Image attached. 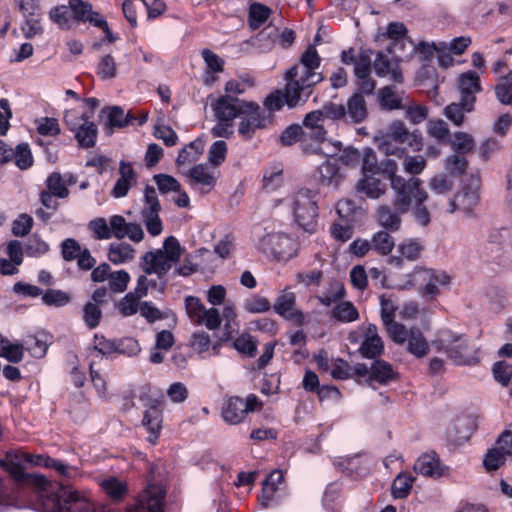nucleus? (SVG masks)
Wrapping results in <instances>:
<instances>
[{"instance_id": "1", "label": "nucleus", "mask_w": 512, "mask_h": 512, "mask_svg": "<svg viewBox=\"0 0 512 512\" xmlns=\"http://www.w3.org/2000/svg\"><path fill=\"white\" fill-rule=\"evenodd\" d=\"M0 467L16 482L31 486L35 490L37 499L30 503L29 508L37 512H116L114 503L95 505L68 485H61L58 493H49V480L41 474L25 472L18 462V456L13 453H7L6 458L0 460Z\"/></svg>"}, {"instance_id": "2", "label": "nucleus", "mask_w": 512, "mask_h": 512, "mask_svg": "<svg viewBox=\"0 0 512 512\" xmlns=\"http://www.w3.org/2000/svg\"><path fill=\"white\" fill-rule=\"evenodd\" d=\"M321 58L313 45L302 53L299 62L284 74L285 98L289 108L303 105L309 99L316 84L323 80L317 72Z\"/></svg>"}, {"instance_id": "3", "label": "nucleus", "mask_w": 512, "mask_h": 512, "mask_svg": "<svg viewBox=\"0 0 512 512\" xmlns=\"http://www.w3.org/2000/svg\"><path fill=\"white\" fill-rule=\"evenodd\" d=\"M318 195L317 190L302 187L280 200L291 211L294 222L310 234L314 233L317 228Z\"/></svg>"}, {"instance_id": "4", "label": "nucleus", "mask_w": 512, "mask_h": 512, "mask_svg": "<svg viewBox=\"0 0 512 512\" xmlns=\"http://www.w3.org/2000/svg\"><path fill=\"white\" fill-rule=\"evenodd\" d=\"M249 102L230 94L215 98L210 104L217 122L211 129L212 135L222 138L230 137L233 134L234 120L243 114Z\"/></svg>"}, {"instance_id": "5", "label": "nucleus", "mask_w": 512, "mask_h": 512, "mask_svg": "<svg viewBox=\"0 0 512 512\" xmlns=\"http://www.w3.org/2000/svg\"><path fill=\"white\" fill-rule=\"evenodd\" d=\"M181 255L182 247L178 239L169 236L162 248L146 252L140 258L139 265L146 274H156L161 279L180 260Z\"/></svg>"}, {"instance_id": "6", "label": "nucleus", "mask_w": 512, "mask_h": 512, "mask_svg": "<svg viewBox=\"0 0 512 512\" xmlns=\"http://www.w3.org/2000/svg\"><path fill=\"white\" fill-rule=\"evenodd\" d=\"M433 345L438 352L445 353L457 365H470L475 359L471 354L473 348L464 334L442 329L437 333Z\"/></svg>"}, {"instance_id": "7", "label": "nucleus", "mask_w": 512, "mask_h": 512, "mask_svg": "<svg viewBox=\"0 0 512 512\" xmlns=\"http://www.w3.org/2000/svg\"><path fill=\"white\" fill-rule=\"evenodd\" d=\"M449 283L450 276L444 271L416 268L407 275V281L400 288L417 287L424 296L434 297L440 293L441 288L447 287Z\"/></svg>"}, {"instance_id": "8", "label": "nucleus", "mask_w": 512, "mask_h": 512, "mask_svg": "<svg viewBox=\"0 0 512 512\" xmlns=\"http://www.w3.org/2000/svg\"><path fill=\"white\" fill-rule=\"evenodd\" d=\"M64 122L68 130L74 134L79 147L92 148L95 146L98 128L86 111L67 110L64 114Z\"/></svg>"}, {"instance_id": "9", "label": "nucleus", "mask_w": 512, "mask_h": 512, "mask_svg": "<svg viewBox=\"0 0 512 512\" xmlns=\"http://www.w3.org/2000/svg\"><path fill=\"white\" fill-rule=\"evenodd\" d=\"M258 248L278 261H288L297 255L299 244L284 233L274 232L264 235L258 243Z\"/></svg>"}, {"instance_id": "10", "label": "nucleus", "mask_w": 512, "mask_h": 512, "mask_svg": "<svg viewBox=\"0 0 512 512\" xmlns=\"http://www.w3.org/2000/svg\"><path fill=\"white\" fill-rule=\"evenodd\" d=\"M271 123V114L262 109L258 103L250 101L239 117L238 134L244 140H251L256 132Z\"/></svg>"}, {"instance_id": "11", "label": "nucleus", "mask_w": 512, "mask_h": 512, "mask_svg": "<svg viewBox=\"0 0 512 512\" xmlns=\"http://www.w3.org/2000/svg\"><path fill=\"white\" fill-rule=\"evenodd\" d=\"M479 189L480 178L471 176L463 183L461 190L450 200L448 211L450 213L461 211L466 216H471L474 208L479 203Z\"/></svg>"}, {"instance_id": "12", "label": "nucleus", "mask_w": 512, "mask_h": 512, "mask_svg": "<svg viewBox=\"0 0 512 512\" xmlns=\"http://www.w3.org/2000/svg\"><path fill=\"white\" fill-rule=\"evenodd\" d=\"M261 405L258 397L254 394L246 399L233 396L224 401L221 408L223 420L230 425H237L244 421L249 412H253Z\"/></svg>"}, {"instance_id": "13", "label": "nucleus", "mask_w": 512, "mask_h": 512, "mask_svg": "<svg viewBox=\"0 0 512 512\" xmlns=\"http://www.w3.org/2000/svg\"><path fill=\"white\" fill-rule=\"evenodd\" d=\"M300 147L305 153L334 156L341 150V143L329 140L326 130L314 131L302 128Z\"/></svg>"}, {"instance_id": "14", "label": "nucleus", "mask_w": 512, "mask_h": 512, "mask_svg": "<svg viewBox=\"0 0 512 512\" xmlns=\"http://www.w3.org/2000/svg\"><path fill=\"white\" fill-rule=\"evenodd\" d=\"M161 205L154 187L147 185L144 190V206L141 216L148 233L158 236L163 230L162 221L159 217Z\"/></svg>"}, {"instance_id": "15", "label": "nucleus", "mask_w": 512, "mask_h": 512, "mask_svg": "<svg viewBox=\"0 0 512 512\" xmlns=\"http://www.w3.org/2000/svg\"><path fill=\"white\" fill-rule=\"evenodd\" d=\"M398 165L392 159H387L380 163L379 173L390 181V186L394 193H398V203L406 204V190L413 187V185L422 184L419 178L411 177L405 179L397 175Z\"/></svg>"}, {"instance_id": "16", "label": "nucleus", "mask_w": 512, "mask_h": 512, "mask_svg": "<svg viewBox=\"0 0 512 512\" xmlns=\"http://www.w3.org/2000/svg\"><path fill=\"white\" fill-rule=\"evenodd\" d=\"M407 196V194L405 195ZM406 197V204H399L398 193H394L392 205L383 204L377 208L378 224L389 232H397L401 228L402 215L409 211V201Z\"/></svg>"}, {"instance_id": "17", "label": "nucleus", "mask_w": 512, "mask_h": 512, "mask_svg": "<svg viewBox=\"0 0 512 512\" xmlns=\"http://www.w3.org/2000/svg\"><path fill=\"white\" fill-rule=\"evenodd\" d=\"M69 7L73 13V17L78 22H89L95 27L101 28L109 42L115 40L107 21L96 11H93L90 3L83 0H69Z\"/></svg>"}, {"instance_id": "18", "label": "nucleus", "mask_w": 512, "mask_h": 512, "mask_svg": "<svg viewBox=\"0 0 512 512\" xmlns=\"http://www.w3.org/2000/svg\"><path fill=\"white\" fill-rule=\"evenodd\" d=\"M393 342L405 345L406 350L416 358H423L429 352V344L422 331L417 327L409 330L403 325V332L399 338L389 336Z\"/></svg>"}, {"instance_id": "19", "label": "nucleus", "mask_w": 512, "mask_h": 512, "mask_svg": "<svg viewBox=\"0 0 512 512\" xmlns=\"http://www.w3.org/2000/svg\"><path fill=\"white\" fill-rule=\"evenodd\" d=\"M413 469L417 474L433 479L448 477L452 471L449 466L441 462L439 456L433 451L420 455Z\"/></svg>"}, {"instance_id": "20", "label": "nucleus", "mask_w": 512, "mask_h": 512, "mask_svg": "<svg viewBox=\"0 0 512 512\" xmlns=\"http://www.w3.org/2000/svg\"><path fill=\"white\" fill-rule=\"evenodd\" d=\"M283 473L280 470L272 471L264 480L262 485V495L259 500L264 508L277 504L286 495L283 484Z\"/></svg>"}, {"instance_id": "21", "label": "nucleus", "mask_w": 512, "mask_h": 512, "mask_svg": "<svg viewBox=\"0 0 512 512\" xmlns=\"http://www.w3.org/2000/svg\"><path fill=\"white\" fill-rule=\"evenodd\" d=\"M24 460L32 465L54 470L58 476L64 479H73L79 475V469L76 466L49 456L25 454Z\"/></svg>"}, {"instance_id": "22", "label": "nucleus", "mask_w": 512, "mask_h": 512, "mask_svg": "<svg viewBox=\"0 0 512 512\" xmlns=\"http://www.w3.org/2000/svg\"><path fill=\"white\" fill-rule=\"evenodd\" d=\"M296 296L293 292L284 289L274 303L275 312L286 320L303 325L305 316L302 311L295 308Z\"/></svg>"}, {"instance_id": "23", "label": "nucleus", "mask_w": 512, "mask_h": 512, "mask_svg": "<svg viewBox=\"0 0 512 512\" xmlns=\"http://www.w3.org/2000/svg\"><path fill=\"white\" fill-rule=\"evenodd\" d=\"M109 225L112 236L117 239L129 238L133 242H140L143 240L144 232L140 224L126 222L125 218L121 215H113L109 218Z\"/></svg>"}, {"instance_id": "24", "label": "nucleus", "mask_w": 512, "mask_h": 512, "mask_svg": "<svg viewBox=\"0 0 512 512\" xmlns=\"http://www.w3.org/2000/svg\"><path fill=\"white\" fill-rule=\"evenodd\" d=\"M406 191L409 199V209L414 201L412 211L415 221L422 226H427L431 220L430 213L424 205V202L428 199V193L421 187V184L413 185Z\"/></svg>"}, {"instance_id": "25", "label": "nucleus", "mask_w": 512, "mask_h": 512, "mask_svg": "<svg viewBox=\"0 0 512 512\" xmlns=\"http://www.w3.org/2000/svg\"><path fill=\"white\" fill-rule=\"evenodd\" d=\"M360 329L363 334V341L359 347L360 354L365 358L371 359L381 355L384 346L381 338L378 335L376 325H362Z\"/></svg>"}, {"instance_id": "26", "label": "nucleus", "mask_w": 512, "mask_h": 512, "mask_svg": "<svg viewBox=\"0 0 512 512\" xmlns=\"http://www.w3.org/2000/svg\"><path fill=\"white\" fill-rule=\"evenodd\" d=\"M399 61L395 59L393 55L388 52L380 51L376 54L373 62V68L378 77H387L397 83L403 82V76L401 71L398 69L397 63Z\"/></svg>"}, {"instance_id": "27", "label": "nucleus", "mask_w": 512, "mask_h": 512, "mask_svg": "<svg viewBox=\"0 0 512 512\" xmlns=\"http://www.w3.org/2000/svg\"><path fill=\"white\" fill-rule=\"evenodd\" d=\"M458 89L464 105L467 106L468 110H473L476 101L475 94L481 90L478 74L475 71L461 74L458 80Z\"/></svg>"}, {"instance_id": "28", "label": "nucleus", "mask_w": 512, "mask_h": 512, "mask_svg": "<svg viewBox=\"0 0 512 512\" xmlns=\"http://www.w3.org/2000/svg\"><path fill=\"white\" fill-rule=\"evenodd\" d=\"M192 186H200L202 193L209 192L216 184L217 175L204 164H197L184 173Z\"/></svg>"}, {"instance_id": "29", "label": "nucleus", "mask_w": 512, "mask_h": 512, "mask_svg": "<svg viewBox=\"0 0 512 512\" xmlns=\"http://www.w3.org/2000/svg\"><path fill=\"white\" fill-rule=\"evenodd\" d=\"M13 480L15 484L19 487L15 489H8L0 481V512H6L11 507H15L18 509L30 507V503L22 499V496L24 495V489L21 488L29 486L16 482L14 478Z\"/></svg>"}, {"instance_id": "30", "label": "nucleus", "mask_w": 512, "mask_h": 512, "mask_svg": "<svg viewBox=\"0 0 512 512\" xmlns=\"http://www.w3.org/2000/svg\"><path fill=\"white\" fill-rule=\"evenodd\" d=\"M330 158L323 162L317 168L318 181L322 185L337 187L344 178L339 165V160L329 156Z\"/></svg>"}, {"instance_id": "31", "label": "nucleus", "mask_w": 512, "mask_h": 512, "mask_svg": "<svg viewBox=\"0 0 512 512\" xmlns=\"http://www.w3.org/2000/svg\"><path fill=\"white\" fill-rule=\"evenodd\" d=\"M398 372H396L393 366L384 360H375L370 366V377L367 382L369 385L372 382H377L382 385H388L389 383L398 379Z\"/></svg>"}, {"instance_id": "32", "label": "nucleus", "mask_w": 512, "mask_h": 512, "mask_svg": "<svg viewBox=\"0 0 512 512\" xmlns=\"http://www.w3.org/2000/svg\"><path fill=\"white\" fill-rule=\"evenodd\" d=\"M380 306L381 319L388 335L399 338L403 332V324L398 323L394 320V314L396 309L394 303L390 299L381 296Z\"/></svg>"}, {"instance_id": "33", "label": "nucleus", "mask_w": 512, "mask_h": 512, "mask_svg": "<svg viewBox=\"0 0 512 512\" xmlns=\"http://www.w3.org/2000/svg\"><path fill=\"white\" fill-rule=\"evenodd\" d=\"M101 114L107 116L105 129L108 134H111L114 128H123L129 124H133V116L129 113L126 114L119 106L103 108Z\"/></svg>"}, {"instance_id": "34", "label": "nucleus", "mask_w": 512, "mask_h": 512, "mask_svg": "<svg viewBox=\"0 0 512 512\" xmlns=\"http://www.w3.org/2000/svg\"><path fill=\"white\" fill-rule=\"evenodd\" d=\"M119 172L120 177L111 192V195L115 198L126 196L131 186L136 182V173L129 163L121 161Z\"/></svg>"}, {"instance_id": "35", "label": "nucleus", "mask_w": 512, "mask_h": 512, "mask_svg": "<svg viewBox=\"0 0 512 512\" xmlns=\"http://www.w3.org/2000/svg\"><path fill=\"white\" fill-rule=\"evenodd\" d=\"M377 174L362 175L357 183L358 192L365 194L368 198L378 199L386 192V184L376 177Z\"/></svg>"}, {"instance_id": "36", "label": "nucleus", "mask_w": 512, "mask_h": 512, "mask_svg": "<svg viewBox=\"0 0 512 512\" xmlns=\"http://www.w3.org/2000/svg\"><path fill=\"white\" fill-rule=\"evenodd\" d=\"M367 116V105L361 93H354L347 101L346 121L360 123Z\"/></svg>"}, {"instance_id": "37", "label": "nucleus", "mask_w": 512, "mask_h": 512, "mask_svg": "<svg viewBox=\"0 0 512 512\" xmlns=\"http://www.w3.org/2000/svg\"><path fill=\"white\" fill-rule=\"evenodd\" d=\"M204 151V141L197 138L183 147L176 158V165L179 169L183 166L196 162Z\"/></svg>"}, {"instance_id": "38", "label": "nucleus", "mask_w": 512, "mask_h": 512, "mask_svg": "<svg viewBox=\"0 0 512 512\" xmlns=\"http://www.w3.org/2000/svg\"><path fill=\"white\" fill-rule=\"evenodd\" d=\"M100 485L104 493L112 502L120 501L128 493L126 483L116 477L105 478L101 481Z\"/></svg>"}, {"instance_id": "39", "label": "nucleus", "mask_w": 512, "mask_h": 512, "mask_svg": "<svg viewBox=\"0 0 512 512\" xmlns=\"http://www.w3.org/2000/svg\"><path fill=\"white\" fill-rule=\"evenodd\" d=\"M336 210L339 217L347 223L358 222L364 215V210L350 199L338 201Z\"/></svg>"}, {"instance_id": "40", "label": "nucleus", "mask_w": 512, "mask_h": 512, "mask_svg": "<svg viewBox=\"0 0 512 512\" xmlns=\"http://www.w3.org/2000/svg\"><path fill=\"white\" fill-rule=\"evenodd\" d=\"M134 248L125 242H115L109 245L108 259L116 265L131 261L134 258Z\"/></svg>"}, {"instance_id": "41", "label": "nucleus", "mask_w": 512, "mask_h": 512, "mask_svg": "<svg viewBox=\"0 0 512 512\" xmlns=\"http://www.w3.org/2000/svg\"><path fill=\"white\" fill-rule=\"evenodd\" d=\"M142 423L150 432L149 441L154 444L161 429L162 415L160 410L156 406L150 407L145 411Z\"/></svg>"}, {"instance_id": "42", "label": "nucleus", "mask_w": 512, "mask_h": 512, "mask_svg": "<svg viewBox=\"0 0 512 512\" xmlns=\"http://www.w3.org/2000/svg\"><path fill=\"white\" fill-rule=\"evenodd\" d=\"M332 317L342 323L354 322L359 318V313L352 302L340 301L332 311Z\"/></svg>"}, {"instance_id": "43", "label": "nucleus", "mask_w": 512, "mask_h": 512, "mask_svg": "<svg viewBox=\"0 0 512 512\" xmlns=\"http://www.w3.org/2000/svg\"><path fill=\"white\" fill-rule=\"evenodd\" d=\"M387 52L393 55L398 61L414 54L415 44L408 37L390 42L387 46Z\"/></svg>"}, {"instance_id": "44", "label": "nucleus", "mask_w": 512, "mask_h": 512, "mask_svg": "<svg viewBox=\"0 0 512 512\" xmlns=\"http://www.w3.org/2000/svg\"><path fill=\"white\" fill-rule=\"evenodd\" d=\"M259 37H268L273 42L278 41L279 45L282 48H288L293 44L295 40V33L293 30L288 28L284 29L281 33H279L277 28L267 27L260 32Z\"/></svg>"}, {"instance_id": "45", "label": "nucleus", "mask_w": 512, "mask_h": 512, "mask_svg": "<svg viewBox=\"0 0 512 512\" xmlns=\"http://www.w3.org/2000/svg\"><path fill=\"white\" fill-rule=\"evenodd\" d=\"M378 98L381 107L384 109L394 110L402 107V94L398 93L392 86L380 89Z\"/></svg>"}, {"instance_id": "46", "label": "nucleus", "mask_w": 512, "mask_h": 512, "mask_svg": "<svg viewBox=\"0 0 512 512\" xmlns=\"http://www.w3.org/2000/svg\"><path fill=\"white\" fill-rule=\"evenodd\" d=\"M191 347L194 351L199 354H203L209 351L210 347L212 349L211 355L218 354V349L220 347V343H214L211 346V340L209 334L203 331L193 333L190 341Z\"/></svg>"}, {"instance_id": "47", "label": "nucleus", "mask_w": 512, "mask_h": 512, "mask_svg": "<svg viewBox=\"0 0 512 512\" xmlns=\"http://www.w3.org/2000/svg\"><path fill=\"white\" fill-rule=\"evenodd\" d=\"M415 477L409 473H400L392 485V495L394 498L403 499L410 493Z\"/></svg>"}, {"instance_id": "48", "label": "nucleus", "mask_w": 512, "mask_h": 512, "mask_svg": "<svg viewBox=\"0 0 512 512\" xmlns=\"http://www.w3.org/2000/svg\"><path fill=\"white\" fill-rule=\"evenodd\" d=\"M283 183V169L280 165L267 168L263 174V188L267 192L278 189Z\"/></svg>"}, {"instance_id": "49", "label": "nucleus", "mask_w": 512, "mask_h": 512, "mask_svg": "<svg viewBox=\"0 0 512 512\" xmlns=\"http://www.w3.org/2000/svg\"><path fill=\"white\" fill-rule=\"evenodd\" d=\"M23 356V345L20 343H11L4 337V342L0 345V357L5 358L9 362L18 363L23 359Z\"/></svg>"}, {"instance_id": "50", "label": "nucleus", "mask_w": 512, "mask_h": 512, "mask_svg": "<svg viewBox=\"0 0 512 512\" xmlns=\"http://www.w3.org/2000/svg\"><path fill=\"white\" fill-rule=\"evenodd\" d=\"M389 231H378L372 237V248L381 255H388L394 248V239Z\"/></svg>"}, {"instance_id": "51", "label": "nucleus", "mask_w": 512, "mask_h": 512, "mask_svg": "<svg viewBox=\"0 0 512 512\" xmlns=\"http://www.w3.org/2000/svg\"><path fill=\"white\" fill-rule=\"evenodd\" d=\"M270 9L260 3H253L249 8V25L252 29H258L270 15Z\"/></svg>"}, {"instance_id": "52", "label": "nucleus", "mask_w": 512, "mask_h": 512, "mask_svg": "<svg viewBox=\"0 0 512 512\" xmlns=\"http://www.w3.org/2000/svg\"><path fill=\"white\" fill-rule=\"evenodd\" d=\"M360 160L362 162L361 172L362 175L366 174H379V165L375 151L370 147H365L361 154Z\"/></svg>"}, {"instance_id": "53", "label": "nucleus", "mask_w": 512, "mask_h": 512, "mask_svg": "<svg viewBox=\"0 0 512 512\" xmlns=\"http://www.w3.org/2000/svg\"><path fill=\"white\" fill-rule=\"evenodd\" d=\"M233 347L239 353L248 357H253L257 351V342L250 334L243 333L234 340Z\"/></svg>"}, {"instance_id": "54", "label": "nucleus", "mask_w": 512, "mask_h": 512, "mask_svg": "<svg viewBox=\"0 0 512 512\" xmlns=\"http://www.w3.org/2000/svg\"><path fill=\"white\" fill-rule=\"evenodd\" d=\"M82 318L89 329H95L102 319V311L96 303L88 302L83 307Z\"/></svg>"}, {"instance_id": "55", "label": "nucleus", "mask_w": 512, "mask_h": 512, "mask_svg": "<svg viewBox=\"0 0 512 512\" xmlns=\"http://www.w3.org/2000/svg\"><path fill=\"white\" fill-rule=\"evenodd\" d=\"M13 159L15 160L16 166L25 170L32 166L33 156L31 149L27 143L18 144L14 150Z\"/></svg>"}, {"instance_id": "56", "label": "nucleus", "mask_w": 512, "mask_h": 512, "mask_svg": "<svg viewBox=\"0 0 512 512\" xmlns=\"http://www.w3.org/2000/svg\"><path fill=\"white\" fill-rule=\"evenodd\" d=\"M371 55L370 49L362 50L357 61L354 64V75L356 78H365L371 74Z\"/></svg>"}, {"instance_id": "57", "label": "nucleus", "mask_w": 512, "mask_h": 512, "mask_svg": "<svg viewBox=\"0 0 512 512\" xmlns=\"http://www.w3.org/2000/svg\"><path fill=\"white\" fill-rule=\"evenodd\" d=\"M467 106L464 105V101L460 99L459 103H451L444 109V115L456 126H461L464 122L465 113L471 112Z\"/></svg>"}, {"instance_id": "58", "label": "nucleus", "mask_w": 512, "mask_h": 512, "mask_svg": "<svg viewBox=\"0 0 512 512\" xmlns=\"http://www.w3.org/2000/svg\"><path fill=\"white\" fill-rule=\"evenodd\" d=\"M96 73L103 80L113 79L117 74V66L111 55L103 56L96 67Z\"/></svg>"}, {"instance_id": "59", "label": "nucleus", "mask_w": 512, "mask_h": 512, "mask_svg": "<svg viewBox=\"0 0 512 512\" xmlns=\"http://www.w3.org/2000/svg\"><path fill=\"white\" fill-rule=\"evenodd\" d=\"M227 143L224 140L215 141L209 148L208 161L214 167L221 165L227 156Z\"/></svg>"}, {"instance_id": "60", "label": "nucleus", "mask_w": 512, "mask_h": 512, "mask_svg": "<svg viewBox=\"0 0 512 512\" xmlns=\"http://www.w3.org/2000/svg\"><path fill=\"white\" fill-rule=\"evenodd\" d=\"M506 455L496 449L490 448L484 456L483 466L487 472L498 470L506 461Z\"/></svg>"}, {"instance_id": "61", "label": "nucleus", "mask_w": 512, "mask_h": 512, "mask_svg": "<svg viewBox=\"0 0 512 512\" xmlns=\"http://www.w3.org/2000/svg\"><path fill=\"white\" fill-rule=\"evenodd\" d=\"M451 145L455 152L459 154H466L473 150L475 142L470 134L465 132H456Z\"/></svg>"}, {"instance_id": "62", "label": "nucleus", "mask_w": 512, "mask_h": 512, "mask_svg": "<svg viewBox=\"0 0 512 512\" xmlns=\"http://www.w3.org/2000/svg\"><path fill=\"white\" fill-rule=\"evenodd\" d=\"M271 307L269 300L260 295H252L243 302V309L248 313H264Z\"/></svg>"}, {"instance_id": "63", "label": "nucleus", "mask_w": 512, "mask_h": 512, "mask_svg": "<svg viewBox=\"0 0 512 512\" xmlns=\"http://www.w3.org/2000/svg\"><path fill=\"white\" fill-rule=\"evenodd\" d=\"M48 191L58 198H66L69 195V190L65 185V181L60 173H52L46 180Z\"/></svg>"}, {"instance_id": "64", "label": "nucleus", "mask_w": 512, "mask_h": 512, "mask_svg": "<svg viewBox=\"0 0 512 512\" xmlns=\"http://www.w3.org/2000/svg\"><path fill=\"white\" fill-rule=\"evenodd\" d=\"M130 279L129 273L125 270L112 272L108 280V287L113 293H122L127 289Z\"/></svg>"}]
</instances>
